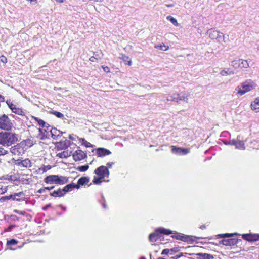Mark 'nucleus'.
Instances as JSON below:
<instances>
[{"label":"nucleus","mask_w":259,"mask_h":259,"mask_svg":"<svg viewBox=\"0 0 259 259\" xmlns=\"http://www.w3.org/2000/svg\"><path fill=\"white\" fill-rule=\"evenodd\" d=\"M89 181V178L88 177H81L78 180V184L79 185H83L87 184Z\"/></svg>","instance_id":"nucleus-29"},{"label":"nucleus","mask_w":259,"mask_h":259,"mask_svg":"<svg viewBox=\"0 0 259 259\" xmlns=\"http://www.w3.org/2000/svg\"><path fill=\"white\" fill-rule=\"evenodd\" d=\"M239 60L232 61L231 65L235 69L240 68Z\"/></svg>","instance_id":"nucleus-37"},{"label":"nucleus","mask_w":259,"mask_h":259,"mask_svg":"<svg viewBox=\"0 0 259 259\" xmlns=\"http://www.w3.org/2000/svg\"><path fill=\"white\" fill-rule=\"evenodd\" d=\"M95 57L94 56H93V57H91L90 58V60L91 61H94V59H95Z\"/></svg>","instance_id":"nucleus-58"},{"label":"nucleus","mask_w":259,"mask_h":259,"mask_svg":"<svg viewBox=\"0 0 259 259\" xmlns=\"http://www.w3.org/2000/svg\"><path fill=\"white\" fill-rule=\"evenodd\" d=\"M189 94L186 92H181L180 93H177V103L180 101H184L188 102Z\"/></svg>","instance_id":"nucleus-12"},{"label":"nucleus","mask_w":259,"mask_h":259,"mask_svg":"<svg viewBox=\"0 0 259 259\" xmlns=\"http://www.w3.org/2000/svg\"><path fill=\"white\" fill-rule=\"evenodd\" d=\"M104 178H103V177L99 176V177L98 178V177L94 176L92 182L93 183H94L95 184H99L102 182V180Z\"/></svg>","instance_id":"nucleus-33"},{"label":"nucleus","mask_w":259,"mask_h":259,"mask_svg":"<svg viewBox=\"0 0 259 259\" xmlns=\"http://www.w3.org/2000/svg\"><path fill=\"white\" fill-rule=\"evenodd\" d=\"M240 68L244 71H246L249 67V63L247 60L243 59H239Z\"/></svg>","instance_id":"nucleus-15"},{"label":"nucleus","mask_w":259,"mask_h":259,"mask_svg":"<svg viewBox=\"0 0 259 259\" xmlns=\"http://www.w3.org/2000/svg\"><path fill=\"white\" fill-rule=\"evenodd\" d=\"M155 48L161 50V51H167L169 49V47L168 46H166L164 44H161L159 45H156L154 46Z\"/></svg>","instance_id":"nucleus-27"},{"label":"nucleus","mask_w":259,"mask_h":259,"mask_svg":"<svg viewBox=\"0 0 259 259\" xmlns=\"http://www.w3.org/2000/svg\"><path fill=\"white\" fill-rule=\"evenodd\" d=\"M80 185H79L77 183V185H75V188H76L78 189L80 187Z\"/></svg>","instance_id":"nucleus-64"},{"label":"nucleus","mask_w":259,"mask_h":259,"mask_svg":"<svg viewBox=\"0 0 259 259\" xmlns=\"http://www.w3.org/2000/svg\"><path fill=\"white\" fill-rule=\"evenodd\" d=\"M1 60L2 62H3L4 63H7V58L4 56H2Z\"/></svg>","instance_id":"nucleus-49"},{"label":"nucleus","mask_w":259,"mask_h":259,"mask_svg":"<svg viewBox=\"0 0 259 259\" xmlns=\"http://www.w3.org/2000/svg\"><path fill=\"white\" fill-rule=\"evenodd\" d=\"M198 259H214L212 255L207 253H198L196 254Z\"/></svg>","instance_id":"nucleus-19"},{"label":"nucleus","mask_w":259,"mask_h":259,"mask_svg":"<svg viewBox=\"0 0 259 259\" xmlns=\"http://www.w3.org/2000/svg\"><path fill=\"white\" fill-rule=\"evenodd\" d=\"M87 157L86 153L81 150H77L73 154V159L75 161H80Z\"/></svg>","instance_id":"nucleus-9"},{"label":"nucleus","mask_w":259,"mask_h":259,"mask_svg":"<svg viewBox=\"0 0 259 259\" xmlns=\"http://www.w3.org/2000/svg\"><path fill=\"white\" fill-rule=\"evenodd\" d=\"M243 239L249 242H254L259 240V234H244L242 235Z\"/></svg>","instance_id":"nucleus-8"},{"label":"nucleus","mask_w":259,"mask_h":259,"mask_svg":"<svg viewBox=\"0 0 259 259\" xmlns=\"http://www.w3.org/2000/svg\"><path fill=\"white\" fill-rule=\"evenodd\" d=\"M25 144L23 142L17 144L10 148V152L15 155L20 156L24 154L25 149Z\"/></svg>","instance_id":"nucleus-5"},{"label":"nucleus","mask_w":259,"mask_h":259,"mask_svg":"<svg viewBox=\"0 0 259 259\" xmlns=\"http://www.w3.org/2000/svg\"><path fill=\"white\" fill-rule=\"evenodd\" d=\"M44 182L47 184H64L68 182V178L62 176L52 175L46 177L44 179Z\"/></svg>","instance_id":"nucleus-2"},{"label":"nucleus","mask_w":259,"mask_h":259,"mask_svg":"<svg viewBox=\"0 0 259 259\" xmlns=\"http://www.w3.org/2000/svg\"><path fill=\"white\" fill-rule=\"evenodd\" d=\"M244 144V142L241 140L240 137L238 136L236 140V144L235 145L236 148L240 150H244L245 149Z\"/></svg>","instance_id":"nucleus-16"},{"label":"nucleus","mask_w":259,"mask_h":259,"mask_svg":"<svg viewBox=\"0 0 259 259\" xmlns=\"http://www.w3.org/2000/svg\"><path fill=\"white\" fill-rule=\"evenodd\" d=\"M50 195L51 196H53L55 197H62L64 195V194L63 193V192L62 191V189H59L57 190H55L53 192L50 193Z\"/></svg>","instance_id":"nucleus-25"},{"label":"nucleus","mask_w":259,"mask_h":259,"mask_svg":"<svg viewBox=\"0 0 259 259\" xmlns=\"http://www.w3.org/2000/svg\"><path fill=\"white\" fill-rule=\"evenodd\" d=\"M51 137L53 139H57L58 137L61 136L62 132L56 128H53L50 131Z\"/></svg>","instance_id":"nucleus-14"},{"label":"nucleus","mask_w":259,"mask_h":259,"mask_svg":"<svg viewBox=\"0 0 259 259\" xmlns=\"http://www.w3.org/2000/svg\"><path fill=\"white\" fill-rule=\"evenodd\" d=\"M219 31L214 30L213 29L208 30L207 31V34L209 35V37L212 39H215L218 37V32Z\"/></svg>","instance_id":"nucleus-24"},{"label":"nucleus","mask_w":259,"mask_h":259,"mask_svg":"<svg viewBox=\"0 0 259 259\" xmlns=\"http://www.w3.org/2000/svg\"><path fill=\"white\" fill-rule=\"evenodd\" d=\"M12 197H13V195H9V196H3V197L0 198V202H4V201H5L6 200H9L10 199H11Z\"/></svg>","instance_id":"nucleus-39"},{"label":"nucleus","mask_w":259,"mask_h":259,"mask_svg":"<svg viewBox=\"0 0 259 259\" xmlns=\"http://www.w3.org/2000/svg\"><path fill=\"white\" fill-rule=\"evenodd\" d=\"M47 170V169L46 168V167H44L43 168H42V171L43 172H46V171Z\"/></svg>","instance_id":"nucleus-61"},{"label":"nucleus","mask_w":259,"mask_h":259,"mask_svg":"<svg viewBox=\"0 0 259 259\" xmlns=\"http://www.w3.org/2000/svg\"><path fill=\"white\" fill-rule=\"evenodd\" d=\"M19 165L24 167L29 168L31 167V162L28 159H25L21 161V162L19 163Z\"/></svg>","instance_id":"nucleus-23"},{"label":"nucleus","mask_w":259,"mask_h":259,"mask_svg":"<svg viewBox=\"0 0 259 259\" xmlns=\"http://www.w3.org/2000/svg\"><path fill=\"white\" fill-rule=\"evenodd\" d=\"M171 237L177 240H182L183 241H188L190 236L185 235L181 233H177L176 235H172Z\"/></svg>","instance_id":"nucleus-13"},{"label":"nucleus","mask_w":259,"mask_h":259,"mask_svg":"<svg viewBox=\"0 0 259 259\" xmlns=\"http://www.w3.org/2000/svg\"><path fill=\"white\" fill-rule=\"evenodd\" d=\"M97 53H98L97 52V53L94 54V55H95L94 57H95V58H96L95 59H101L102 58V56H103L102 53L101 52L100 54H98Z\"/></svg>","instance_id":"nucleus-45"},{"label":"nucleus","mask_w":259,"mask_h":259,"mask_svg":"<svg viewBox=\"0 0 259 259\" xmlns=\"http://www.w3.org/2000/svg\"><path fill=\"white\" fill-rule=\"evenodd\" d=\"M60 206L63 209V210H64V211L66 210V207H65L63 206L62 205H60Z\"/></svg>","instance_id":"nucleus-62"},{"label":"nucleus","mask_w":259,"mask_h":259,"mask_svg":"<svg viewBox=\"0 0 259 259\" xmlns=\"http://www.w3.org/2000/svg\"><path fill=\"white\" fill-rule=\"evenodd\" d=\"M102 206H103V207L104 208H105V209H106V208H107V206H106V205L105 204V203H103L102 204Z\"/></svg>","instance_id":"nucleus-60"},{"label":"nucleus","mask_w":259,"mask_h":259,"mask_svg":"<svg viewBox=\"0 0 259 259\" xmlns=\"http://www.w3.org/2000/svg\"><path fill=\"white\" fill-rule=\"evenodd\" d=\"M113 164H114L113 162H109L107 164V167H106L108 168V169L109 168H111Z\"/></svg>","instance_id":"nucleus-52"},{"label":"nucleus","mask_w":259,"mask_h":259,"mask_svg":"<svg viewBox=\"0 0 259 259\" xmlns=\"http://www.w3.org/2000/svg\"><path fill=\"white\" fill-rule=\"evenodd\" d=\"M94 173L100 177L104 178L105 177H108L109 171L106 166H101L94 170Z\"/></svg>","instance_id":"nucleus-7"},{"label":"nucleus","mask_w":259,"mask_h":259,"mask_svg":"<svg viewBox=\"0 0 259 259\" xmlns=\"http://www.w3.org/2000/svg\"><path fill=\"white\" fill-rule=\"evenodd\" d=\"M12 111L18 115H24V112L21 108H18L17 107H15L13 109H12Z\"/></svg>","instance_id":"nucleus-30"},{"label":"nucleus","mask_w":259,"mask_h":259,"mask_svg":"<svg viewBox=\"0 0 259 259\" xmlns=\"http://www.w3.org/2000/svg\"><path fill=\"white\" fill-rule=\"evenodd\" d=\"M89 166L88 165L78 166L76 169L80 172H84L88 170Z\"/></svg>","instance_id":"nucleus-36"},{"label":"nucleus","mask_w":259,"mask_h":259,"mask_svg":"<svg viewBox=\"0 0 259 259\" xmlns=\"http://www.w3.org/2000/svg\"><path fill=\"white\" fill-rule=\"evenodd\" d=\"M6 103L11 110H12V109H13L15 107H16V106L13 103H12V102H11L10 100H7L6 101Z\"/></svg>","instance_id":"nucleus-41"},{"label":"nucleus","mask_w":259,"mask_h":259,"mask_svg":"<svg viewBox=\"0 0 259 259\" xmlns=\"http://www.w3.org/2000/svg\"><path fill=\"white\" fill-rule=\"evenodd\" d=\"M71 152L68 150L64 151L61 153L57 154L56 156L60 158H66L71 155Z\"/></svg>","instance_id":"nucleus-22"},{"label":"nucleus","mask_w":259,"mask_h":259,"mask_svg":"<svg viewBox=\"0 0 259 259\" xmlns=\"http://www.w3.org/2000/svg\"><path fill=\"white\" fill-rule=\"evenodd\" d=\"M102 68L103 69L104 71L106 73H109L110 71V68L107 66H102Z\"/></svg>","instance_id":"nucleus-46"},{"label":"nucleus","mask_w":259,"mask_h":259,"mask_svg":"<svg viewBox=\"0 0 259 259\" xmlns=\"http://www.w3.org/2000/svg\"><path fill=\"white\" fill-rule=\"evenodd\" d=\"M122 59L123 61H127L129 60V57L125 55H122Z\"/></svg>","instance_id":"nucleus-48"},{"label":"nucleus","mask_w":259,"mask_h":259,"mask_svg":"<svg viewBox=\"0 0 259 259\" xmlns=\"http://www.w3.org/2000/svg\"><path fill=\"white\" fill-rule=\"evenodd\" d=\"M50 206H51V204H48V205H46L45 206H44V207H43V208H42V209H43V210H47L49 207H50Z\"/></svg>","instance_id":"nucleus-54"},{"label":"nucleus","mask_w":259,"mask_h":259,"mask_svg":"<svg viewBox=\"0 0 259 259\" xmlns=\"http://www.w3.org/2000/svg\"><path fill=\"white\" fill-rule=\"evenodd\" d=\"M45 191H46L45 187H44V188H42L40 189L39 190H38L37 192L39 193H42L45 192Z\"/></svg>","instance_id":"nucleus-51"},{"label":"nucleus","mask_w":259,"mask_h":259,"mask_svg":"<svg viewBox=\"0 0 259 259\" xmlns=\"http://www.w3.org/2000/svg\"><path fill=\"white\" fill-rule=\"evenodd\" d=\"M9 153L8 150L5 149L4 148L0 146V156H4Z\"/></svg>","instance_id":"nucleus-40"},{"label":"nucleus","mask_w":259,"mask_h":259,"mask_svg":"<svg viewBox=\"0 0 259 259\" xmlns=\"http://www.w3.org/2000/svg\"><path fill=\"white\" fill-rule=\"evenodd\" d=\"M32 118L36 122H37L38 124L39 125V126H41L43 128L46 127L48 128V127H50L48 123H47L44 120L37 117L32 116Z\"/></svg>","instance_id":"nucleus-18"},{"label":"nucleus","mask_w":259,"mask_h":259,"mask_svg":"<svg viewBox=\"0 0 259 259\" xmlns=\"http://www.w3.org/2000/svg\"><path fill=\"white\" fill-rule=\"evenodd\" d=\"M18 243V241L15 239H11L10 240H8L7 242V245L8 246L14 245Z\"/></svg>","instance_id":"nucleus-38"},{"label":"nucleus","mask_w":259,"mask_h":259,"mask_svg":"<svg viewBox=\"0 0 259 259\" xmlns=\"http://www.w3.org/2000/svg\"><path fill=\"white\" fill-rule=\"evenodd\" d=\"M23 194V193L22 192H20L19 193H15L13 196H21Z\"/></svg>","instance_id":"nucleus-50"},{"label":"nucleus","mask_w":259,"mask_h":259,"mask_svg":"<svg viewBox=\"0 0 259 259\" xmlns=\"http://www.w3.org/2000/svg\"><path fill=\"white\" fill-rule=\"evenodd\" d=\"M5 101V98L2 95H0V101L4 102Z\"/></svg>","instance_id":"nucleus-55"},{"label":"nucleus","mask_w":259,"mask_h":259,"mask_svg":"<svg viewBox=\"0 0 259 259\" xmlns=\"http://www.w3.org/2000/svg\"><path fill=\"white\" fill-rule=\"evenodd\" d=\"M92 152L94 154L97 155L98 157H104L111 154L110 151L104 148L93 149H92Z\"/></svg>","instance_id":"nucleus-6"},{"label":"nucleus","mask_w":259,"mask_h":259,"mask_svg":"<svg viewBox=\"0 0 259 259\" xmlns=\"http://www.w3.org/2000/svg\"><path fill=\"white\" fill-rule=\"evenodd\" d=\"M13 127V123L6 114L0 115V129L4 131H11Z\"/></svg>","instance_id":"nucleus-4"},{"label":"nucleus","mask_w":259,"mask_h":259,"mask_svg":"<svg viewBox=\"0 0 259 259\" xmlns=\"http://www.w3.org/2000/svg\"><path fill=\"white\" fill-rule=\"evenodd\" d=\"M55 187V186H51V187H45V189H46V190H51L52 189H53Z\"/></svg>","instance_id":"nucleus-53"},{"label":"nucleus","mask_w":259,"mask_h":259,"mask_svg":"<svg viewBox=\"0 0 259 259\" xmlns=\"http://www.w3.org/2000/svg\"><path fill=\"white\" fill-rule=\"evenodd\" d=\"M127 61H128V63H127L128 65L129 66H131L132 65V60L129 59V60Z\"/></svg>","instance_id":"nucleus-57"},{"label":"nucleus","mask_w":259,"mask_h":259,"mask_svg":"<svg viewBox=\"0 0 259 259\" xmlns=\"http://www.w3.org/2000/svg\"><path fill=\"white\" fill-rule=\"evenodd\" d=\"M51 113L52 114L55 115L58 118H63L64 117V115L62 113H61V112L52 110V111H51Z\"/></svg>","instance_id":"nucleus-35"},{"label":"nucleus","mask_w":259,"mask_h":259,"mask_svg":"<svg viewBox=\"0 0 259 259\" xmlns=\"http://www.w3.org/2000/svg\"><path fill=\"white\" fill-rule=\"evenodd\" d=\"M165 6L167 7H174V5L173 4H169V5H165Z\"/></svg>","instance_id":"nucleus-56"},{"label":"nucleus","mask_w":259,"mask_h":259,"mask_svg":"<svg viewBox=\"0 0 259 259\" xmlns=\"http://www.w3.org/2000/svg\"><path fill=\"white\" fill-rule=\"evenodd\" d=\"M28 1H30L31 3L34 2L35 4L37 3V0H28Z\"/></svg>","instance_id":"nucleus-59"},{"label":"nucleus","mask_w":259,"mask_h":259,"mask_svg":"<svg viewBox=\"0 0 259 259\" xmlns=\"http://www.w3.org/2000/svg\"><path fill=\"white\" fill-rule=\"evenodd\" d=\"M251 108L256 112H259V97L255 98L251 103Z\"/></svg>","instance_id":"nucleus-17"},{"label":"nucleus","mask_w":259,"mask_h":259,"mask_svg":"<svg viewBox=\"0 0 259 259\" xmlns=\"http://www.w3.org/2000/svg\"><path fill=\"white\" fill-rule=\"evenodd\" d=\"M166 101L167 102L171 101L177 102L176 94H174L172 95L168 96L166 98Z\"/></svg>","instance_id":"nucleus-32"},{"label":"nucleus","mask_w":259,"mask_h":259,"mask_svg":"<svg viewBox=\"0 0 259 259\" xmlns=\"http://www.w3.org/2000/svg\"><path fill=\"white\" fill-rule=\"evenodd\" d=\"M159 238L158 234L155 233H152L149 236V240L150 242H154Z\"/></svg>","instance_id":"nucleus-28"},{"label":"nucleus","mask_w":259,"mask_h":259,"mask_svg":"<svg viewBox=\"0 0 259 259\" xmlns=\"http://www.w3.org/2000/svg\"><path fill=\"white\" fill-rule=\"evenodd\" d=\"M241 87L242 89H239L237 92V94L240 96H242L254 89L256 87V84L251 80H247L241 84Z\"/></svg>","instance_id":"nucleus-3"},{"label":"nucleus","mask_w":259,"mask_h":259,"mask_svg":"<svg viewBox=\"0 0 259 259\" xmlns=\"http://www.w3.org/2000/svg\"><path fill=\"white\" fill-rule=\"evenodd\" d=\"M235 234H230V233H226L224 234H220L219 236L220 237H232Z\"/></svg>","instance_id":"nucleus-43"},{"label":"nucleus","mask_w":259,"mask_h":259,"mask_svg":"<svg viewBox=\"0 0 259 259\" xmlns=\"http://www.w3.org/2000/svg\"><path fill=\"white\" fill-rule=\"evenodd\" d=\"M234 72L230 68L223 69L221 70L220 74L222 76L234 74Z\"/></svg>","instance_id":"nucleus-21"},{"label":"nucleus","mask_w":259,"mask_h":259,"mask_svg":"<svg viewBox=\"0 0 259 259\" xmlns=\"http://www.w3.org/2000/svg\"><path fill=\"white\" fill-rule=\"evenodd\" d=\"M166 19L170 21L175 26H178L179 25V24L178 23L177 20L171 16H167L166 17Z\"/></svg>","instance_id":"nucleus-31"},{"label":"nucleus","mask_w":259,"mask_h":259,"mask_svg":"<svg viewBox=\"0 0 259 259\" xmlns=\"http://www.w3.org/2000/svg\"><path fill=\"white\" fill-rule=\"evenodd\" d=\"M82 144H83L86 147H92L93 145L89 142H87L85 139H82Z\"/></svg>","instance_id":"nucleus-42"},{"label":"nucleus","mask_w":259,"mask_h":259,"mask_svg":"<svg viewBox=\"0 0 259 259\" xmlns=\"http://www.w3.org/2000/svg\"><path fill=\"white\" fill-rule=\"evenodd\" d=\"M18 141V135L10 132H0V145L9 147Z\"/></svg>","instance_id":"nucleus-1"},{"label":"nucleus","mask_w":259,"mask_h":259,"mask_svg":"<svg viewBox=\"0 0 259 259\" xmlns=\"http://www.w3.org/2000/svg\"><path fill=\"white\" fill-rule=\"evenodd\" d=\"M225 144H228V145H235V144H236V140H230L229 142H228L227 143H225Z\"/></svg>","instance_id":"nucleus-44"},{"label":"nucleus","mask_w":259,"mask_h":259,"mask_svg":"<svg viewBox=\"0 0 259 259\" xmlns=\"http://www.w3.org/2000/svg\"><path fill=\"white\" fill-rule=\"evenodd\" d=\"M240 241H241L240 239L230 238L222 240V243L225 246H234L237 245Z\"/></svg>","instance_id":"nucleus-11"},{"label":"nucleus","mask_w":259,"mask_h":259,"mask_svg":"<svg viewBox=\"0 0 259 259\" xmlns=\"http://www.w3.org/2000/svg\"><path fill=\"white\" fill-rule=\"evenodd\" d=\"M170 251V250L168 249H165L162 250L161 254H168Z\"/></svg>","instance_id":"nucleus-47"},{"label":"nucleus","mask_w":259,"mask_h":259,"mask_svg":"<svg viewBox=\"0 0 259 259\" xmlns=\"http://www.w3.org/2000/svg\"><path fill=\"white\" fill-rule=\"evenodd\" d=\"M156 232H159L161 234H164L166 235H169L172 233V231L167 229H165L164 228H159L156 230Z\"/></svg>","instance_id":"nucleus-26"},{"label":"nucleus","mask_w":259,"mask_h":259,"mask_svg":"<svg viewBox=\"0 0 259 259\" xmlns=\"http://www.w3.org/2000/svg\"><path fill=\"white\" fill-rule=\"evenodd\" d=\"M218 41H223L225 42V36L223 35L222 33H221L220 32H218V37L215 38V39Z\"/></svg>","instance_id":"nucleus-34"},{"label":"nucleus","mask_w":259,"mask_h":259,"mask_svg":"<svg viewBox=\"0 0 259 259\" xmlns=\"http://www.w3.org/2000/svg\"><path fill=\"white\" fill-rule=\"evenodd\" d=\"M200 229H205V226L204 225H202V226H200Z\"/></svg>","instance_id":"nucleus-63"},{"label":"nucleus","mask_w":259,"mask_h":259,"mask_svg":"<svg viewBox=\"0 0 259 259\" xmlns=\"http://www.w3.org/2000/svg\"><path fill=\"white\" fill-rule=\"evenodd\" d=\"M75 187V184L73 183L69 184L64 187V188L62 189V191L64 195H65L67 192L71 191Z\"/></svg>","instance_id":"nucleus-20"},{"label":"nucleus","mask_w":259,"mask_h":259,"mask_svg":"<svg viewBox=\"0 0 259 259\" xmlns=\"http://www.w3.org/2000/svg\"><path fill=\"white\" fill-rule=\"evenodd\" d=\"M171 151L174 154L177 155H186L190 152L188 149L177 148L174 146H171Z\"/></svg>","instance_id":"nucleus-10"}]
</instances>
